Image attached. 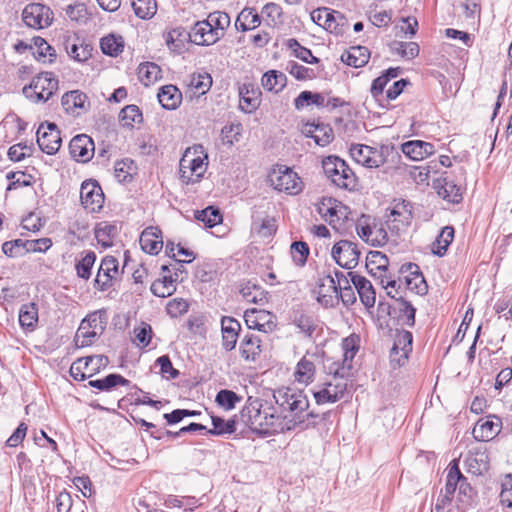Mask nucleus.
<instances>
[{
  "mask_svg": "<svg viewBox=\"0 0 512 512\" xmlns=\"http://www.w3.org/2000/svg\"><path fill=\"white\" fill-rule=\"evenodd\" d=\"M273 398L281 413H287L283 420L290 430L297 426L308 428L318 423L320 416L313 411L306 412L309 408V400L301 390L290 387H282L274 391Z\"/></svg>",
  "mask_w": 512,
  "mask_h": 512,
  "instance_id": "1",
  "label": "nucleus"
},
{
  "mask_svg": "<svg viewBox=\"0 0 512 512\" xmlns=\"http://www.w3.org/2000/svg\"><path fill=\"white\" fill-rule=\"evenodd\" d=\"M354 355V350L346 351L342 365L333 363L329 369V377L313 388L312 394L316 404H333L350 394L348 378L352 368L351 360Z\"/></svg>",
  "mask_w": 512,
  "mask_h": 512,
  "instance_id": "2",
  "label": "nucleus"
},
{
  "mask_svg": "<svg viewBox=\"0 0 512 512\" xmlns=\"http://www.w3.org/2000/svg\"><path fill=\"white\" fill-rule=\"evenodd\" d=\"M350 154L357 163L367 168H377L391 163L388 169H399L402 158L397 150L387 145L374 148L368 145L356 144L350 148Z\"/></svg>",
  "mask_w": 512,
  "mask_h": 512,
  "instance_id": "3",
  "label": "nucleus"
},
{
  "mask_svg": "<svg viewBox=\"0 0 512 512\" xmlns=\"http://www.w3.org/2000/svg\"><path fill=\"white\" fill-rule=\"evenodd\" d=\"M322 168L326 177L336 187L353 190L357 185V178L353 170L338 156L330 155L322 160Z\"/></svg>",
  "mask_w": 512,
  "mask_h": 512,
  "instance_id": "4",
  "label": "nucleus"
},
{
  "mask_svg": "<svg viewBox=\"0 0 512 512\" xmlns=\"http://www.w3.org/2000/svg\"><path fill=\"white\" fill-rule=\"evenodd\" d=\"M58 90V79L52 72H42L33 77L31 83L24 86V96L35 103L46 102Z\"/></svg>",
  "mask_w": 512,
  "mask_h": 512,
  "instance_id": "5",
  "label": "nucleus"
},
{
  "mask_svg": "<svg viewBox=\"0 0 512 512\" xmlns=\"http://www.w3.org/2000/svg\"><path fill=\"white\" fill-rule=\"evenodd\" d=\"M249 424L254 432L263 436L290 431L288 424L279 415L261 409L249 416Z\"/></svg>",
  "mask_w": 512,
  "mask_h": 512,
  "instance_id": "6",
  "label": "nucleus"
},
{
  "mask_svg": "<svg viewBox=\"0 0 512 512\" xmlns=\"http://www.w3.org/2000/svg\"><path fill=\"white\" fill-rule=\"evenodd\" d=\"M271 185L278 191L290 195H297L303 189V182L292 169L286 166H279L269 175Z\"/></svg>",
  "mask_w": 512,
  "mask_h": 512,
  "instance_id": "7",
  "label": "nucleus"
},
{
  "mask_svg": "<svg viewBox=\"0 0 512 512\" xmlns=\"http://www.w3.org/2000/svg\"><path fill=\"white\" fill-rule=\"evenodd\" d=\"M386 224L392 232H400L406 229L412 221V206L409 201H394L389 213L386 214Z\"/></svg>",
  "mask_w": 512,
  "mask_h": 512,
  "instance_id": "8",
  "label": "nucleus"
},
{
  "mask_svg": "<svg viewBox=\"0 0 512 512\" xmlns=\"http://www.w3.org/2000/svg\"><path fill=\"white\" fill-rule=\"evenodd\" d=\"M23 22L31 28L42 29L51 25L53 12L41 3L28 4L22 11Z\"/></svg>",
  "mask_w": 512,
  "mask_h": 512,
  "instance_id": "9",
  "label": "nucleus"
},
{
  "mask_svg": "<svg viewBox=\"0 0 512 512\" xmlns=\"http://www.w3.org/2000/svg\"><path fill=\"white\" fill-rule=\"evenodd\" d=\"M331 255L339 266L351 270L358 265L360 251L355 243L349 240H340L333 246Z\"/></svg>",
  "mask_w": 512,
  "mask_h": 512,
  "instance_id": "10",
  "label": "nucleus"
},
{
  "mask_svg": "<svg viewBox=\"0 0 512 512\" xmlns=\"http://www.w3.org/2000/svg\"><path fill=\"white\" fill-rule=\"evenodd\" d=\"M36 134L37 144L44 153L53 155L59 150L62 140L55 123H41Z\"/></svg>",
  "mask_w": 512,
  "mask_h": 512,
  "instance_id": "11",
  "label": "nucleus"
},
{
  "mask_svg": "<svg viewBox=\"0 0 512 512\" xmlns=\"http://www.w3.org/2000/svg\"><path fill=\"white\" fill-rule=\"evenodd\" d=\"M80 199L83 207L89 212H99L104 204V193L95 180H86L80 188Z\"/></svg>",
  "mask_w": 512,
  "mask_h": 512,
  "instance_id": "12",
  "label": "nucleus"
},
{
  "mask_svg": "<svg viewBox=\"0 0 512 512\" xmlns=\"http://www.w3.org/2000/svg\"><path fill=\"white\" fill-rule=\"evenodd\" d=\"M206 171L204 159L200 156L189 158L184 155L179 163V175L183 183L198 182Z\"/></svg>",
  "mask_w": 512,
  "mask_h": 512,
  "instance_id": "13",
  "label": "nucleus"
},
{
  "mask_svg": "<svg viewBox=\"0 0 512 512\" xmlns=\"http://www.w3.org/2000/svg\"><path fill=\"white\" fill-rule=\"evenodd\" d=\"M244 319L249 329L270 333L276 328L275 316L266 310L248 309Z\"/></svg>",
  "mask_w": 512,
  "mask_h": 512,
  "instance_id": "14",
  "label": "nucleus"
},
{
  "mask_svg": "<svg viewBox=\"0 0 512 512\" xmlns=\"http://www.w3.org/2000/svg\"><path fill=\"white\" fill-rule=\"evenodd\" d=\"M413 336L409 331H402L397 334L393 347L390 350V361L397 366H403L412 351Z\"/></svg>",
  "mask_w": 512,
  "mask_h": 512,
  "instance_id": "15",
  "label": "nucleus"
},
{
  "mask_svg": "<svg viewBox=\"0 0 512 512\" xmlns=\"http://www.w3.org/2000/svg\"><path fill=\"white\" fill-rule=\"evenodd\" d=\"M71 157L76 161L86 163L92 159L95 151V145L91 137L86 134H80L72 138L69 143Z\"/></svg>",
  "mask_w": 512,
  "mask_h": 512,
  "instance_id": "16",
  "label": "nucleus"
},
{
  "mask_svg": "<svg viewBox=\"0 0 512 512\" xmlns=\"http://www.w3.org/2000/svg\"><path fill=\"white\" fill-rule=\"evenodd\" d=\"M310 17L315 24L330 32H338V26L345 19L343 14L327 7L313 10L310 14Z\"/></svg>",
  "mask_w": 512,
  "mask_h": 512,
  "instance_id": "17",
  "label": "nucleus"
},
{
  "mask_svg": "<svg viewBox=\"0 0 512 512\" xmlns=\"http://www.w3.org/2000/svg\"><path fill=\"white\" fill-rule=\"evenodd\" d=\"M117 274L118 260L113 256L104 257L95 278V286L101 291L107 290Z\"/></svg>",
  "mask_w": 512,
  "mask_h": 512,
  "instance_id": "18",
  "label": "nucleus"
},
{
  "mask_svg": "<svg viewBox=\"0 0 512 512\" xmlns=\"http://www.w3.org/2000/svg\"><path fill=\"white\" fill-rule=\"evenodd\" d=\"M219 40V33L213 30L206 20L197 21L191 28L189 41L202 46H209Z\"/></svg>",
  "mask_w": 512,
  "mask_h": 512,
  "instance_id": "19",
  "label": "nucleus"
},
{
  "mask_svg": "<svg viewBox=\"0 0 512 512\" xmlns=\"http://www.w3.org/2000/svg\"><path fill=\"white\" fill-rule=\"evenodd\" d=\"M317 300L325 307L333 306L338 301V287L334 277L326 275L319 279Z\"/></svg>",
  "mask_w": 512,
  "mask_h": 512,
  "instance_id": "20",
  "label": "nucleus"
},
{
  "mask_svg": "<svg viewBox=\"0 0 512 512\" xmlns=\"http://www.w3.org/2000/svg\"><path fill=\"white\" fill-rule=\"evenodd\" d=\"M437 194L449 203L457 204L462 200L461 188L447 176L436 179L433 183Z\"/></svg>",
  "mask_w": 512,
  "mask_h": 512,
  "instance_id": "21",
  "label": "nucleus"
},
{
  "mask_svg": "<svg viewBox=\"0 0 512 512\" xmlns=\"http://www.w3.org/2000/svg\"><path fill=\"white\" fill-rule=\"evenodd\" d=\"M401 151L413 161L423 160L435 153L434 145L422 140H412L403 143Z\"/></svg>",
  "mask_w": 512,
  "mask_h": 512,
  "instance_id": "22",
  "label": "nucleus"
},
{
  "mask_svg": "<svg viewBox=\"0 0 512 512\" xmlns=\"http://www.w3.org/2000/svg\"><path fill=\"white\" fill-rule=\"evenodd\" d=\"M139 242L144 252L156 255L163 247L162 232L157 227H147L141 233Z\"/></svg>",
  "mask_w": 512,
  "mask_h": 512,
  "instance_id": "23",
  "label": "nucleus"
},
{
  "mask_svg": "<svg viewBox=\"0 0 512 512\" xmlns=\"http://www.w3.org/2000/svg\"><path fill=\"white\" fill-rule=\"evenodd\" d=\"M351 282L357 290L360 300L366 308H371L375 304V291L371 282L364 276L348 272Z\"/></svg>",
  "mask_w": 512,
  "mask_h": 512,
  "instance_id": "24",
  "label": "nucleus"
},
{
  "mask_svg": "<svg viewBox=\"0 0 512 512\" xmlns=\"http://www.w3.org/2000/svg\"><path fill=\"white\" fill-rule=\"evenodd\" d=\"M501 419L490 416L485 421H478L473 429L474 438L478 441H489L493 439L501 429Z\"/></svg>",
  "mask_w": 512,
  "mask_h": 512,
  "instance_id": "25",
  "label": "nucleus"
},
{
  "mask_svg": "<svg viewBox=\"0 0 512 512\" xmlns=\"http://www.w3.org/2000/svg\"><path fill=\"white\" fill-rule=\"evenodd\" d=\"M303 133L314 139L315 143L322 147L328 145L334 138L332 128L321 123H307L304 126Z\"/></svg>",
  "mask_w": 512,
  "mask_h": 512,
  "instance_id": "26",
  "label": "nucleus"
},
{
  "mask_svg": "<svg viewBox=\"0 0 512 512\" xmlns=\"http://www.w3.org/2000/svg\"><path fill=\"white\" fill-rule=\"evenodd\" d=\"M221 327L223 347L227 351H231L236 346L238 331L241 328L240 323L234 318L226 316L221 320Z\"/></svg>",
  "mask_w": 512,
  "mask_h": 512,
  "instance_id": "27",
  "label": "nucleus"
},
{
  "mask_svg": "<svg viewBox=\"0 0 512 512\" xmlns=\"http://www.w3.org/2000/svg\"><path fill=\"white\" fill-rule=\"evenodd\" d=\"M260 92L252 84H243L239 87L240 108L246 113H251L257 109L260 104Z\"/></svg>",
  "mask_w": 512,
  "mask_h": 512,
  "instance_id": "28",
  "label": "nucleus"
},
{
  "mask_svg": "<svg viewBox=\"0 0 512 512\" xmlns=\"http://www.w3.org/2000/svg\"><path fill=\"white\" fill-rule=\"evenodd\" d=\"M63 45L67 54L78 62H84L91 56V48L78 37H67Z\"/></svg>",
  "mask_w": 512,
  "mask_h": 512,
  "instance_id": "29",
  "label": "nucleus"
},
{
  "mask_svg": "<svg viewBox=\"0 0 512 512\" xmlns=\"http://www.w3.org/2000/svg\"><path fill=\"white\" fill-rule=\"evenodd\" d=\"M158 101L164 109L174 110L182 101V93L174 85L163 86L158 95Z\"/></svg>",
  "mask_w": 512,
  "mask_h": 512,
  "instance_id": "30",
  "label": "nucleus"
},
{
  "mask_svg": "<svg viewBox=\"0 0 512 512\" xmlns=\"http://www.w3.org/2000/svg\"><path fill=\"white\" fill-rule=\"evenodd\" d=\"M370 58L369 50L364 46H354L341 56L342 62L348 66L360 68L366 65Z\"/></svg>",
  "mask_w": 512,
  "mask_h": 512,
  "instance_id": "31",
  "label": "nucleus"
},
{
  "mask_svg": "<svg viewBox=\"0 0 512 512\" xmlns=\"http://www.w3.org/2000/svg\"><path fill=\"white\" fill-rule=\"evenodd\" d=\"M240 294L248 303L264 304L267 301V293L264 289L251 281L241 285Z\"/></svg>",
  "mask_w": 512,
  "mask_h": 512,
  "instance_id": "32",
  "label": "nucleus"
},
{
  "mask_svg": "<svg viewBox=\"0 0 512 512\" xmlns=\"http://www.w3.org/2000/svg\"><path fill=\"white\" fill-rule=\"evenodd\" d=\"M316 372L315 364L307 356H304L297 364L295 379L299 383L309 384L313 382Z\"/></svg>",
  "mask_w": 512,
  "mask_h": 512,
  "instance_id": "33",
  "label": "nucleus"
},
{
  "mask_svg": "<svg viewBox=\"0 0 512 512\" xmlns=\"http://www.w3.org/2000/svg\"><path fill=\"white\" fill-rule=\"evenodd\" d=\"M261 340L258 336L246 335L241 342V355L245 360L254 361L261 353Z\"/></svg>",
  "mask_w": 512,
  "mask_h": 512,
  "instance_id": "34",
  "label": "nucleus"
},
{
  "mask_svg": "<svg viewBox=\"0 0 512 512\" xmlns=\"http://www.w3.org/2000/svg\"><path fill=\"white\" fill-rule=\"evenodd\" d=\"M338 208L339 202L332 197H323L317 204L318 213L329 223L334 222L335 219L339 220Z\"/></svg>",
  "mask_w": 512,
  "mask_h": 512,
  "instance_id": "35",
  "label": "nucleus"
},
{
  "mask_svg": "<svg viewBox=\"0 0 512 512\" xmlns=\"http://www.w3.org/2000/svg\"><path fill=\"white\" fill-rule=\"evenodd\" d=\"M89 386L101 391H110L117 385L127 386L130 381L120 374H109L103 379L90 380Z\"/></svg>",
  "mask_w": 512,
  "mask_h": 512,
  "instance_id": "36",
  "label": "nucleus"
},
{
  "mask_svg": "<svg viewBox=\"0 0 512 512\" xmlns=\"http://www.w3.org/2000/svg\"><path fill=\"white\" fill-rule=\"evenodd\" d=\"M453 239L454 228L452 226H445L444 228H442L440 234L437 236L436 240L433 243V254L439 257L444 256Z\"/></svg>",
  "mask_w": 512,
  "mask_h": 512,
  "instance_id": "37",
  "label": "nucleus"
},
{
  "mask_svg": "<svg viewBox=\"0 0 512 512\" xmlns=\"http://www.w3.org/2000/svg\"><path fill=\"white\" fill-rule=\"evenodd\" d=\"M286 75L280 71L270 70L262 76V86L268 91H281L286 85Z\"/></svg>",
  "mask_w": 512,
  "mask_h": 512,
  "instance_id": "38",
  "label": "nucleus"
},
{
  "mask_svg": "<svg viewBox=\"0 0 512 512\" xmlns=\"http://www.w3.org/2000/svg\"><path fill=\"white\" fill-rule=\"evenodd\" d=\"M462 478L463 474L459 469L458 460L454 459L449 464L444 494L453 497L457 487H459Z\"/></svg>",
  "mask_w": 512,
  "mask_h": 512,
  "instance_id": "39",
  "label": "nucleus"
},
{
  "mask_svg": "<svg viewBox=\"0 0 512 512\" xmlns=\"http://www.w3.org/2000/svg\"><path fill=\"white\" fill-rule=\"evenodd\" d=\"M38 321V308L33 302L23 304L19 311V322L23 328L33 330Z\"/></svg>",
  "mask_w": 512,
  "mask_h": 512,
  "instance_id": "40",
  "label": "nucleus"
},
{
  "mask_svg": "<svg viewBox=\"0 0 512 512\" xmlns=\"http://www.w3.org/2000/svg\"><path fill=\"white\" fill-rule=\"evenodd\" d=\"M292 323L299 329V332L307 338L313 336L317 327L313 317L302 312L294 313Z\"/></svg>",
  "mask_w": 512,
  "mask_h": 512,
  "instance_id": "41",
  "label": "nucleus"
},
{
  "mask_svg": "<svg viewBox=\"0 0 512 512\" xmlns=\"http://www.w3.org/2000/svg\"><path fill=\"white\" fill-rule=\"evenodd\" d=\"M138 77L144 85L148 86L161 78V68L152 62L142 63L138 67Z\"/></svg>",
  "mask_w": 512,
  "mask_h": 512,
  "instance_id": "42",
  "label": "nucleus"
},
{
  "mask_svg": "<svg viewBox=\"0 0 512 512\" xmlns=\"http://www.w3.org/2000/svg\"><path fill=\"white\" fill-rule=\"evenodd\" d=\"M176 281L177 278H173L172 276H164L163 279L154 281L150 287V290L157 297H168L172 295L176 290L174 285Z\"/></svg>",
  "mask_w": 512,
  "mask_h": 512,
  "instance_id": "43",
  "label": "nucleus"
},
{
  "mask_svg": "<svg viewBox=\"0 0 512 512\" xmlns=\"http://www.w3.org/2000/svg\"><path fill=\"white\" fill-rule=\"evenodd\" d=\"M295 108L300 110L305 106L315 105L317 107H324L325 97L322 93H314L311 91H302L294 101Z\"/></svg>",
  "mask_w": 512,
  "mask_h": 512,
  "instance_id": "44",
  "label": "nucleus"
},
{
  "mask_svg": "<svg viewBox=\"0 0 512 512\" xmlns=\"http://www.w3.org/2000/svg\"><path fill=\"white\" fill-rule=\"evenodd\" d=\"M212 86V77L208 73H198L191 76L189 87L194 95H204Z\"/></svg>",
  "mask_w": 512,
  "mask_h": 512,
  "instance_id": "45",
  "label": "nucleus"
},
{
  "mask_svg": "<svg viewBox=\"0 0 512 512\" xmlns=\"http://www.w3.org/2000/svg\"><path fill=\"white\" fill-rule=\"evenodd\" d=\"M131 5L135 15L141 19H150L157 11L156 0H133Z\"/></svg>",
  "mask_w": 512,
  "mask_h": 512,
  "instance_id": "46",
  "label": "nucleus"
},
{
  "mask_svg": "<svg viewBox=\"0 0 512 512\" xmlns=\"http://www.w3.org/2000/svg\"><path fill=\"white\" fill-rule=\"evenodd\" d=\"M100 46L104 54L115 57L122 52L124 42L122 37H116L111 34L101 39Z\"/></svg>",
  "mask_w": 512,
  "mask_h": 512,
  "instance_id": "47",
  "label": "nucleus"
},
{
  "mask_svg": "<svg viewBox=\"0 0 512 512\" xmlns=\"http://www.w3.org/2000/svg\"><path fill=\"white\" fill-rule=\"evenodd\" d=\"M195 218L203 222L207 227L212 228L222 222V214L218 208L208 206L207 208L196 211Z\"/></svg>",
  "mask_w": 512,
  "mask_h": 512,
  "instance_id": "48",
  "label": "nucleus"
},
{
  "mask_svg": "<svg viewBox=\"0 0 512 512\" xmlns=\"http://www.w3.org/2000/svg\"><path fill=\"white\" fill-rule=\"evenodd\" d=\"M34 46L36 50L33 52L34 55L39 60H42L44 62L48 61L49 63L53 62L56 58V52L53 47H51L45 39L41 37H35L33 39Z\"/></svg>",
  "mask_w": 512,
  "mask_h": 512,
  "instance_id": "49",
  "label": "nucleus"
},
{
  "mask_svg": "<svg viewBox=\"0 0 512 512\" xmlns=\"http://www.w3.org/2000/svg\"><path fill=\"white\" fill-rule=\"evenodd\" d=\"M206 22H209L211 28L219 33V39L224 35V30L230 25V17L227 13L215 11L208 15Z\"/></svg>",
  "mask_w": 512,
  "mask_h": 512,
  "instance_id": "50",
  "label": "nucleus"
},
{
  "mask_svg": "<svg viewBox=\"0 0 512 512\" xmlns=\"http://www.w3.org/2000/svg\"><path fill=\"white\" fill-rule=\"evenodd\" d=\"M93 331H97L99 337L105 330L107 324V314L105 310H97L88 314L83 320Z\"/></svg>",
  "mask_w": 512,
  "mask_h": 512,
  "instance_id": "51",
  "label": "nucleus"
},
{
  "mask_svg": "<svg viewBox=\"0 0 512 512\" xmlns=\"http://www.w3.org/2000/svg\"><path fill=\"white\" fill-rule=\"evenodd\" d=\"M287 47L293 51L295 57L303 62L308 64H316L319 62V59L312 54L311 50L301 46L296 39H288Z\"/></svg>",
  "mask_w": 512,
  "mask_h": 512,
  "instance_id": "52",
  "label": "nucleus"
},
{
  "mask_svg": "<svg viewBox=\"0 0 512 512\" xmlns=\"http://www.w3.org/2000/svg\"><path fill=\"white\" fill-rule=\"evenodd\" d=\"M117 235V227L109 223H100L95 229V237L98 243L105 247L111 245V239Z\"/></svg>",
  "mask_w": 512,
  "mask_h": 512,
  "instance_id": "53",
  "label": "nucleus"
},
{
  "mask_svg": "<svg viewBox=\"0 0 512 512\" xmlns=\"http://www.w3.org/2000/svg\"><path fill=\"white\" fill-rule=\"evenodd\" d=\"M252 231L262 238H269L276 231L275 221L273 218L254 219L251 225Z\"/></svg>",
  "mask_w": 512,
  "mask_h": 512,
  "instance_id": "54",
  "label": "nucleus"
},
{
  "mask_svg": "<svg viewBox=\"0 0 512 512\" xmlns=\"http://www.w3.org/2000/svg\"><path fill=\"white\" fill-rule=\"evenodd\" d=\"M213 429L207 430L212 435L232 434L236 430V423L234 420L225 421L221 417L212 416Z\"/></svg>",
  "mask_w": 512,
  "mask_h": 512,
  "instance_id": "55",
  "label": "nucleus"
},
{
  "mask_svg": "<svg viewBox=\"0 0 512 512\" xmlns=\"http://www.w3.org/2000/svg\"><path fill=\"white\" fill-rule=\"evenodd\" d=\"M119 117L123 122L124 126H133L134 123H141L143 120L142 113L138 106L136 105H127L125 106Z\"/></svg>",
  "mask_w": 512,
  "mask_h": 512,
  "instance_id": "56",
  "label": "nucleus"
},
{
  "mask_svg": "<svg viewBox=\"0 0 512 512\" xmlns=\"http://www.w3.org/2000/svg\"><path fill=\"white\" fill-rule=\"evenodd\" d=\"M87 96L78 91L66 92L61 99L62 105L68 110L71 108H83L86 102Z\"/></svg>",
  "mask_w": 512,
  "mask_h": 512,
  "instance_id": "57",
  "label": "nucleus"
},
{
  "mask_svg": "<svg viewBox=\"0 0 512 512\" xmlns=\"http://www.w3.org/2000/svg\"><path fill=\"white\" fill-rule=\"evenodd\" d=\"M215 401L225 410H231L235 407L237 402L241 401V397L238 396L234 391L223 389L217 393Z\"/></svg>",
  "mask_w": 512,
  "mask_h": 512,
  "instance_id": "58",
  "label": "nucleus"
},
{
  "mask_svg": "<svg viewBox=\"0 0 512 512\" xmlns=\"http://www.w3.org/2000/svg\"><path fill=\"white\" fill-rule=\"evenodd\" d=\"M134 341L141 348L147 347L152 339V328L149 324L142 322L134 328Z\"/></svg>",
  "mask_w": 512,
  "mask_h": 512,
  "instance_id": "59",
  "label": "nucleus"
},
{
  "mask_svg": "<svg viewBox=\"0 0 512 512\" xmlns=\"http://www.w3.org/2000/svg\"><path fill=\"white\" fill-rule=\"evenodd\" d=\"M372 226H373V218L368 215H362L357 223H356V231L359 237L370 244V239H372Z\"/></svg>",
  "mask_w": 512,
  "mask_h": 512,
  "instance_id": "60",
  "label": "nucleus"
},
{
  "mask_svg": "<svg viewBox=\"0 0 512 512\" xmlns=\"http://www.w3.org/2000/svg\"><path fill=\"white\" fill-rule=\"evenodd\" d=\"M95 260V253L92 251L87 252L86 255L76 264L77 275L83 279H89Z\"/></svg>",
  "mask_w": 512,
  "mask_h": 512,
  "instance_id": "61",
  "label": "nucleus"
},
{
  "mask_svg": "<svg viewBox=\"0 0 512 512\" xmlns=\"http://www.w3.org/2000/svg\"><path fill=\"white\" fill-rule=\"evenodd\" d=\"M291 255L297 266H304L309 255V247L307 243L302 241L292 243Z\"/></svg>",
  "mask_w": 512,
  "mask_h": 512,
  "instance_id": "62",
  "label": "nucleus"
},
{
  "mask_svg": "<svg viewBox=\"0 0 512 512\" xmlns=\"http://www.w3.org/2000/svg\"><path fill=\"white\" fill-rule=\"evenodd\" d=\"M3 253L11 258L20 257L26 254L24 250V240L23 239H15L12 241H6L2 245Z\"/></svg>",
  "mask_w": 512,
  "mask_h": 512,
  "instance_id": "63",
  "label": "nucleus"
},
{
  "mask_svg": "<svg viewBox=\"0 0 512 512\" xmlns=\"http://www.w3.org/2000/svg\"><path fill=\"white\" fill-rule=\"evenodd\" d=\"M155 364L160 367V373L166 379H175L179 376V371L173 367L168 355L160 356Z\"/></svg>",
  "mask_w": 512,
  "mask_h": 512,
  "instance_id": "64",
  "label": "nucleus"
}]
</instances>
